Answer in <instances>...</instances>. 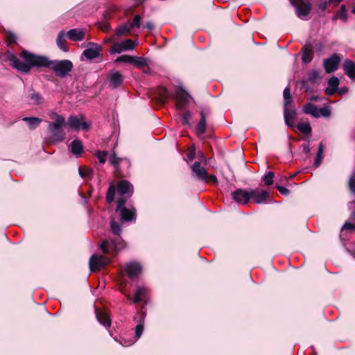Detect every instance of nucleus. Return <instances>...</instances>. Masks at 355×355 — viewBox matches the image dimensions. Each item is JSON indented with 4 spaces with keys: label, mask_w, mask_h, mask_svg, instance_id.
<instances>
[{
    "label": "nucleus",
    "mask_w": 355,
    "mask_h": 355,
    "mask_svg": "<svg viewBox=\"0 0 355 355\" xmlns=\"http://www.w3.org/2000/svg\"><path fill=\"white\" fill-rule=\"evenodd\" d=\"M6 57L12 67L23 73L29 72L33 67H49L57 76L64 78L73 69V64L69 60H50L46 56L35 55L26 50H23L20 54L24 62L9 52L6 54Z\"/></svg>",
    "instance_id": "nucleus-1"
},
{
    "label": "nucleus",
    "mask_w": 355,
    "mask_h": 355,
    "mask_svg": "<svg viewBox=\"0 0 355 355\" xmlns=\"http://www.w3.org/2000/svg\"><path fill=\"white\" fill-rule=\"evenodd\" d=\"M110 229L112 232L118 237L114 239L109 238L103 241L100 245V248L105 254H116L125 248L126 243L120 236L122 232L120 224L112 220L110 223Z\"/></svg>",
    "instance_id": "nucleus-2"
},
{
    "label": "nucleus",
    "mask_w": 355,
    "mask_h": 355,
    "mask_svg": "<svg viewBox=\"0 0 355 355\" xmlns=\"http://www.w3.org/2000/svg\"><path fill=\"white\" fill-rule=\"evenodd\" d=\"M64 125V117L55 114V121L49 124V130L51 133L49 141L51 143L61 142L65 139V132L62 129Z\"/></svg>",
    "instance_id": "nucleus-3"
},
{
    "label": "nucleus",
    "mask_w": 355,
    "mask_h": 355,
    "mask_svg": "<svg viewBox=\"0 0 355 355\" xmlns=\"http://www.w3.org/2000/svg\"><path fill=\"white\" fill-rule=\"evenodd\" d=\"M124 198H119L117 200L116 211L120 212L121 218L124 221H131L136 218V210L135 208H127L124 207L125 203Z\"/></svg>",
    "instance_id": "nucleus-4"
},
{
    "label": "nucleus",
    "mask_w": 355,
    "mask_h": 355,
    "mask_svg": "<svg viewBox=\"0 0 355 355\" xmlns=\"http://www.w3.org/2000/svg\"><path fill=\"white\" fill-rule=\"evenodd\" d=\"M303 112L315 118H318L320 116L327 117L331 114V110L328 107L318 109L315 105L311 103H307L304 105Z\"/></svg>",
    "instance_id": "nucleus-5"
},
{
    "label": "nucleus",
    "mask_w": 355,
    "mask_h": 355,
    "mask_svg": "<svg viewBox=\"0 0 355 355\" xmlns=\"http://www.w3.org/2000/svg\"><path fill=\"white\" fill-rule=\"evenodd\" d=\"M291 3L296 8L297 15L302 19H306L311 7V4L305 0H291Z\"/></svg>",
    "instance_id": "nucleus-6"
},
{
    "label": "nucleus",
    "mask_w": 355,
    "mask_h": 355,
    "mask_svg": "<svg viewBox=\"0 0 355 355\" xmlns=\"http://www.w3.org/2000/svg\"><path fill=\"white\" fill-rule=\"evenodd\" d=\"M67 125L69 128L76 130L79 129L88 130L90 128V123L84 120L83 116H80V118L76 116H70L68 118Z\"/></svg>",
    "instance_id": "nucleus-7"
},
{
    "label": "nucleus",
    "mask_w": 355,
    "mask_h": 355,
    "mask_svg": "<svg viewBox=\"0 0 355 355\" xmlns=\"http://www.w3.org/2000/svg\"><path fill=\"white\" fill-rule=\"evenodd\" d=\"M110 262V259L105 256L93 254L89 259V267L92 271L100 270Z\"/></svg>",
    "instance_id": "nucleus-8"
},
{
    "label": "nucleus",
    "mask_w": 355,
    "mask_h": 355,
    "mask_svg": "<svg viewBox=\"0 0 355 355\" xmlns=\"http://www.w3.org/2000/svg\"><path fill=\"white\" fill-rule=\"evenodd\" d=\"M141 272V266L139 263L130 262L125 264L121 270L122 275H127L130 279L137 277Z\"/></svg>",
    "instance_id": "nucleus-9"
},
{
    "label": "nucleus",
    "mask_w": 355,
    "mask_h": 355,
    "mask_svg": "<svg viewBox=\"0 0 355 355\" xmlns=\"http://www.w3.org/2000/svg\"><path fill=\"white\" fill-rule=\"evenodd\" d=\"M144 315L142 313H137L135 316V320L139 322V324L135 327V339L134 340L129 341L128 343H122L123 346H130L132 345L137 340H138L143 331H144Z\"/></svg>",
    "instance_id": "nucleus-10"
},
{
    "label": "nucleus",
    "mask_w": 355,
    "mask_h": 355,
    "mask_svg": "<svg viewBox=\"0 0 355 355\" xmlns=\"http://www.w3.org/2000/svg\"><path fill=\"white\" fill-rule=\"evenodd\" d=\"M232 198L239 204L246 205L250 200V189H238L232 193Z\"/></svg>",
    "instance_id": "nucleus-11"
},
{
    "label": "nucleus",
    "mask_w": 355,
    "mask_h": 355,
    "mask_svg": "<svg viewBox=\"0 0 355 355\" xmlns=\"http://www.w3.org/2000/svg\"><path fill=\"white\" fill-rule=\"evenodd\" d=\"M341 59L337 54H333L324 60L323 64L327 73H330L337 70Z\"/></svg>",
    "instance_id": "nucleus-12"
},
{
    "label": "nucleus",
    "mask_w": 355,
    "mask_h": 355,
    "mask_svg": "<svg viewBox=\"0 0 355 355\" xmlns=\"http://www.w3.org/2000/svg\"><path fill=\"white\" fill-rule=\"evenodd\" d=\"M191 97L184 89H178L175 93L176 106L178 109L182 110L189 103Z\"/></svg>",
    "instance_id": "nucleus-13"
},
{
    "label": "nucleus",
    "mask_w": 355,
    "mask_h": 355,
    "mask_svg": "<svg viewBox=\"0 0 355 355\" xmlns=\"http://www.w3.org/2000/svg\"><path fill=\"white\" fill-rule=\"evenodd\" d=\"M250 199H252L257 204L265 202L269 196V193L267 191L259 188L255 189H250Z\"/></svg>",
    "instance_id": "nucleus-14"
},
{
    "label": "nucleus",
    "mask_w": 355,
    "mask_h": 355,
    "mask_svg": "<svg viewBox=\"0 0 355 355\" xmlns=\"http://www.w3.org/2000/svg\"><path fill=\"white\" fill-rule=\"evenodd\" d=\"M88 46L89 47L83 51V55L88 60L98 58L102 50L101 46L94 42H89Z\"/></svg>",
    "instance_id": "nucleus-15"
},
{
    "label": "nucleus",
    "mask_w": 355,
    "mask_h": 355,
    "mask_svg": "<svg viewBox=\"0 0 355 355\" xmlns=\"http://www.w3.org/2000/svg\"><path fill=\"white\" fill-rule=\"evenodd\" d=\"M117 191L121 196L120 198H123L125 196L129 198L133 193V187L128 181L123 180L117 184Z\"/></svg>",
    "instance_id": "nucleus-16"
},
{
    "label": "nucleus",
    "mask_w": 355,
    "mask_h": 355,
    "mask_svg": "<svg viewBox=\"0 0 355 355\" xmlns=\"http://www.w3.org/2000/svg\"><path fill=\"white\" fill-rule=\"evenodd\" d=\"M193 173L197 177L198 179L201 180H208V173L205 166L201 165L200 162H196L191 166Z\"/></svg>",
    "instance_id": "nucleus-17"
},
{
    "label": "nucleus",
    "mask_w": 355,
    "mask_h": 355,
    "mask_svg": "<svg viewBox=\"0 0 355 355\" xmlns=\"http://www.w3.org/2000/svg\"><path fill=\"white\" fill-rule=\"evenodd\" d=\"M85 32L82 28H72L67 32V37L74 42L83 41L85 39Z\"/></svg>",
    "instance_id": "nucleus-18"
},
{
    "label": "nucleus",
    "mask_w": 355,
    "mask_h": 355,
    "mask_svg": "<svg viewBox=\"0 0 355 355\" xmlns=\"http://www.w3.org/2000/svg\"><path fill=\"white\" fill-rule=\"evenodd\" d=\"M339 85V80L336 76H332L328 81V87L325 89V94L333 95L336 93Z\"/></svg>",
    "instance_id": "nucleus-19"
},
{
    "label": "nucleus",
    "mask_w": 355,
    "mask_h": 355,
    "mask_svg": "<svg viewBox=\"0 0 355 355\" xmlns=\"http://www.w3.org/2000/svg\"><path fill=\"white\" fill-rule=\"evenodd\" d=\"M108 79L114 88L120 86L123 81V77L119 71L110 73L108 76Z\"/></svg>",
    "instance_id": "nucleus-20"
},
{
    "label": "nucleus",
    "mask_w": 355,
    "mask_h": 355,
    "mask_svg": "<svg viewBox=\"0 0 355 355\" xmlns=\"http://www.w3.org/2000/svg\"><path fill=\"white\" fill-rule=\"evenodd\" d=\"M67 37V33H65L64 31H60L56 40V43L58 48L64 52H67L69 51V48L66 44V38Z\"/></svg>",
    "instance_id": "nucleus-21"
},
{
    "label": "nucleus",
    "mask_w": 355,
    "mask_h": 355,
    "mask_svg": "<svg viewBox=\"0 0 355 355\" xmlns=\"http://www.w3.org/2000/svg\"><path fill=\"white\" fill-rule=\"evenodd\" d=\"M345 73L351 78H355V63L349 60H346L343 65Z\"/></svg>",
    "instance_id": "nucleus-22"
},
{
    "label": "nucleus",
    "mask_w": 355,
    "mask_h": 355,
    "mask_svg": "<svg viewBox=\"0 0 355 355\" xmlns=\"http://www.w3.org/2000/svg\"><path fill=\"white\" fill-rule=\"evenodd\" d=\"M70 148L71 153L77 157L80 156L83 151V144L79 139L73 140L70 145Z\"/></svg>",
    "instance_id": "nucleus-23"
},
{
    "label": "nucleus",
    "mask_w": 355,
    "mask_h": 355,
    "mask_svg": "<svg viewBox=\"0 0 355 355\" xmlns=\"http://www.w3.org/2000/svg\"><path fill=\"white\" fill-rule=\"evenodd\" d=\"M96 315L98 322L105 327H110L111 325V320L110 317L104 312L96 310Z\"/></svg>",
    "instance_id": "nucleus-24"
},
{
    "label": "nucleus",
    "mask_w": 355,
    "mask_h": 355,
    "mask_svg": "<svg viewBox=\"0 0 355 355\" xmlns=\"http://www.w3.org/2000/svg\"><path fill=\"white\" fill-rule=\"evenodd\" d=\"M313 50L311 44H307L303 47L302 61L304 63H309L312 60Z\"/></svg>",
    "instance_id": "nucleus-25"
},
{
    "label": "nucleus",
    "mask_w": 355,
    "mask_h": 355,
    "mask_svg": "<svg viewBox=\"0 0 355 355\" xmlns=\"http://www.w3.org/2000/svg\"><path fill=\"white\" fill-rule=\"evenodd\" d=\"M201 119L198 123V124L196 126V132L197 134L200 136L202 135L206 130V116L204 112H200Z\"/></svg>",
    "instance_id": "nucleus-26"
},
{
    "label": "nucleus",
    "mask_w": 355,
    "mask_h": 355,
    "mask_svg": "<svg viewBox=\"0 0 355 355\" xmlns=\"http://www.w3.org/2000/svg\"><path fill=\"white\" fill-rule=\"evenodd\" d=\"M23 121H26L31 130L35 129L37 126L40 125L42 119L37 117H24Z\"/></svg>",
    "instance_id": "nucleus-27"
},
{
    "label": "nucleus",
    "mask_w": 355,
    "mask_h": 355,
    "mask_svg": "<svg viewBox=\"0 0 355 355\" xmlns=\"http://www.w3.org/2000/svg\"><path fill=\"white\" fill-rule=\"evenodd\" d=\"M146 293V289L144 287H139L135 292L133 300L134 303H138L144 300Z\"/></svg>",
    "instance_id": "nucleus-28"
},
{
    "label": "nucleus",
    "mask_w": 355,
    "mask_h": 355,
    "mask_svg": "<svg viewBox=\"0 0 355 355\" xmlns=\"http://www.w3.org/2000/svg\"><path fill=\"white\" fill-rule=\"evenodd\" d=\"M297 128L300 132L304 135L310 134L311 132V127L309 122H300L297 124Z\"/></svg>",
    "instance_id": "nucleus-29"
},
{
    "label": "nucleus",
    "mask_w": 355,
    "mask_h": 355,
    "mask_svg": "<svg viewBox=\"0 0 355 355\" xmlns=\"http://www.w3.org/2000/svg\"><path fill=\"white\" fill-rule=\"evenodd\" d=\"M130 30H131V28H130V25L125 24H123V25L119 26L116 29L115 33L117 35L122 36V35H125L127 33H128Z\"/></svg>",
    "instance_id": "nucleus-30"
},
{
    "label": "nucleus",
    "mask_w": 355,
    "mask_h": 355,
    "mask_svg": "<svg viewBox=\"0 0 355 355\" xmlns=\"http://www.w3.org/2000/svg\"><path fill=\"white\" fill-rule=\"evenodd\" d=\"M116 188L113 184H111L106 193V200L108 203H111L114 200Z\"/></svg>",
    "instance_id": "nucleus-31"
},
{
    "label": "nucleus",
    "mask_w": 355,
    "mask_h": 355,
    "mask_svg": "<svg viewBox=\"0 0 355 355\" xmlns=\"http://www.w3.org/2000/svg\"><path fill=\"white\" fill-rule=\"evenodd\" d=\"M321 72L318 70H311L309 73L308 81L311 83L316 82L321 78Z\"/></svg>",
    "instance_id": "nucleus-32"
},
{
    "label": "nucleus",
    "mask_w": 355,
    "mask_h": 355,
    "mask_svg": "<svg viewBox=\"0 0 355 355\" xmlns=\"http://www.w3.org/2000/svg\"><path fill=\"white\" fill-rule=\"evenodd\" d=\"M170 93L164 87L159 89V101L162 103H164L166 100L169 98Z\"/></svg>",
    "instance_id": "nucleus-33"
},
{
    "label": "nucleus",
    "mask_w": 355,
    "mask_h": 355,
    "mask_svg": "<svg viewBox=\"0 0 355 355\" xmlns=\"http://www.w3.org/2000/svg\"><path fill=\"white\" fill-rule=\"evenodd\" d=\"M339 17L340 19H341L342 20H343L344 21H347V10H346V7L345 5H342L339 9V10L338 11L336 15H335L334 17H333V19H336V18Z\"/></svg>",
    "instance_id": "nucleus-34"
},
{
    "label": "nucleus",
    "mask_w": 355,
    "mask_h": 355,
    "mask_svg": "<svg viewBox=\"0 0 355 355\" xmlns=\"http://www.w3.org/2000/svg\"><path fill=\"white\" fill-rule=\"evenodd\" d=\"M283 95L284 99V107L288 106L293 101L292 96L291 95V89L288 87H286L284 89Z\"/></svg>",
    "instance_id": "nucleus-35"
},
{
    "label": "nucleus",
    "mask_w": 355,
    "mask_h": 355,
    "mask_svg": "<svg viewBox=\"0 0 355 355\" xmlns=\"http://www.w3.org/2000/svg\"><path fill=\"white\" fill-rule=\"evenodd\" d=\"M30 97L31 100L32 101V104L33 105H40L43 103V98L42 95L38 92H33Z\"/></svg>",
    "instance_id": "nucleus-36"
},
{
    "label": "nucleus",
    "mask_w": 355,
    "mask_h": 355,
    "mask_svg": "<svg viewBox=\"0 0 355 355\" xmlns=\"http://www.w3.org/2000/svg\"><path fill=\"white\" fill-rule=\"evenodd\" d=\"M121 44L123 51L132 50L135 46V43L130 39H127L121 42Z\"/></svg>",
    "instance_id": "nucleus-37"
},
{
    "label": "nucleus",
    "mask_w": 355,
    "mask_h": 355,
    "mask_svg": "<svg viewBox=\"0 0 355 355\" xmlns=\"http://www.w3.org/2000/svg\"><path fill=\"white\" fill-rule=\"evenodd\" d=\"M135 61V57L129 55H123L119 57H118L115 62H125L132 64Z\"/></svg>",
    "instance_id": "nucleus-38"
},
{
    "label": "nucleus",
    "mask_w": 355,
    "mask_h": 355,
    "mask_svg": "<svg viewBox=\"0 0 355 355\" xmlns=\"http://www.w3.org/2000/svg\"><path fill=\"white\" fill-rule=\"evenodd\" d=\"M295 112L288 110V106L284 107V118L286 123L290 125L289 122L294 119Z\"/></svg>",
    "instance_id": "nucleus-39"
},
{
    "label": "nucleus",
    "mask_w": 355,
    "mask_h": 355,
    "mask_svg": "<svg viewBox=\"0 0 355 355\" xmlns=\"http://www.w3.org/2000/svg\"><path fill=\"white\" fill-rule=\"evenodd\" d=\"M121 161V159L118 157L115 153H113L109 157V162L116 170L119 169Z\"/></svg>",
    "instance_id": "nucleus-40"
},
{
    "label": "nucleus",
    "mask_w": 355,
    "mask_h": 355,
    "mask_svg": "<svg viewBox=\"0 0 355 355\" xmlns=\"http://www.w3.org/2000/svg\"><path fill=\"white\" fill-rule=\"evenodd\" d=\"M79 175L82 178H89L92 174V169L88 167L83 166L78 168Z\"/></svg>",
    "instance_id": "nucleus-41"
},
{
    "label": "nucleus",
    "mask_w": 355,
    "mask_h": 355,
    "mask_svg": "<svg viewBox=\"0 0 355 355\" xmlns=\"http://www.w3.org/2000/svg\"><path fill=\"white\" fill-rule=\"evenodd\" d=\"M323 151H324V146H323L322 144L320 143L319 148H318L317 156H316V158L315 160V166L316 167H318L322 162V159L323 157Z\"/></svg>",
    "instance_id": "nucleus-42"
},
{
    "label": "nucleus",
    "mask_w": 355,
    "mask_h": 355,
    "mask_svg": "<svg viewBox=\"0 0 355 355\" xmlns=\"http://www.w3.org/2000/svg\"><path fill=\"white\" fill-rule=\"evenodd\" d=\"M348 187L351 192L355 195V171L352 173L348 180Z\"/></svg>",
    "instance_id": "nucleus-43"
},
{
    "label": "nucleus",
    "mask_w": 355,
    "mask_h": 355,
    "mask_svg": "<svg viewBox=\"0 0 355 355\" xmlns=\"http://www.w3.org/2000/svg\"><path fill=\"white\" fill-rule=\"evenodd\" d=\"M274 173L269 171L263 177L264 184L267 186L271 185L273 182Z\"/></svg>",
    "instance_id": "nucleus-44"
},
{
    "label": "nucleus",
    "mask_w": 355,
    "mask_h": 355,
    "mask_svg": "<svg viewBox=\"0 0 355 355\" xmlns=\"http://www.w3.org/2000/svg\"><path fill=\"white\" fill-rule=\"evenodd\" d=\"M96 157L98 159L101 164H103L106 162L107 152L106 151H97L95 154Z\"/></svg>",
    "instance_id": "nucleus-45"
},
{
    "label": "nucleus",
    "mask_w": 355,
    "mask_h": 355,
    "mask_svg": "<svg viewBox=\"0 0 355 355\" xmlns=\"http://www.w3.org/2000/svg\"><path fill=\"white\" fill-rule=\"evenodd\" d=\"M139 68H142L147 65L146 60L144 58H135V61L132 63Z\"/></svg>",
    "instance_id": "nucleus-46"
},
{
    "label": "nucleus",
    "mask_w": 355,
    "mask_h": 355,
    "mask_svg": "<svg viewBox=\"0 0 355 355\" xmlns=\"http://www.w3.org/2000/svg\"><path fill=\"white\" fill-rule=\"evenodd\" d=\"M141 17L140 15H135L134 19H133V21L131 24H130V26L132 28H139L141 25Z\"/></svg>",
    "instance_id": "nucleus-47"
},
{
    "label": "nucleus",
    "mask_w": 355,
    "mask_h": 355,
    "mask_svg": "<svg viewBox=\"0 0 355 355\" xmlns=\"http://www.w3.org/2000/svg\"><path fill=\"white\" fill-rule=\"evenodd\" d=\"M122 51H123V49H122L121 42L114 44L110 50L111 53H120Z\"/></svg>",
    "instance_id": "nucleus-48"
},
{
    "label": "nucleus",
    "mask_w": 355,
    "mask_h": 355,
    "mask_svg": "<svg viewBox=\"0 0 355 355\" xmlns=\"http://www.w3.org/2000/svg\"><path fill=\"white\" fill-rule=\"evenodd\" d=\"M342 230L354 231L355 225L350 221H347L343 226Z\"/></svg>",
    "instance_id": "nucleus-49"
},
{
    "label": "nucleus",
    "mask_w": 355,
    "mask_h": 355,
    "mask_svg": "<svg viewBox=\"0 0 355 355\" xmlns=\"http://www.w3.org/2000/svg\"><path fill=\"white\" fill-rule=\"evenodd\" d=\"M191 114L190 112H186L183 114V116H182V123L184 124H189V120L191 119Z\"/></svg>",
    "instance_id": "nucleus-50"
},
{
    "label": "nucleus",
    "mask_w": 355,
    "mask_h": 355,
    "mask_svg": "<svg viewBox=\"0 0 355 355\" xmlns=\"http://www.w3.org/2000/svg\"><path fill=\"white\" fill-rule=\"evenodd\" d=\"M195 155H196L195 149H193V148L189 149V153L187 154V162L193 161V159L195 157Z\"/></svg>",
    "instance_id": "nucleus-51"
},
{
    "label": "nucleus",
    "mask_w": 355,
    "mask_h": 355,
    "mask_svg": "<svg viewBox=\"0 0 355 355\" xmlns=\"http://www.w3.org/2000/svg\"><path fill=\"white\" fill-rule=\"evenodd\" d=\"M276 187L282 194L284 196L289 194V190L286 187L279 185H277Z\"/></svg>",
    "instance_id": "nucleus-52"
},
{
    "label": "nucleus",
    "mask_w": 355,
    "mask_h": 355,
    "mask_svg": "<svg viewBox=\"0 0 355 355\" xmlns=\"http://www.w3.org/2000/svg\"><path fill=\"white\" fill-rule=\"evenodd\" d=\"M7 40L9 43H13L15 42L16 37H15V35H13L12 33H9L7 35Z\"/></svg>",
    "instance_id": "nucleus-53"
},
{
    "label": "nucleus",
    "mask_w": 355,
    "mask_h": 355,
    "mask_svg": "<svg viewBox=\"0 0 355 355\" xmlns=\"http://www.w3.org/2000/svg\"><path fill=\"white\" fill-rule=\"evenodd\" d=\"M302 146H303L304 153L306 155H309L310 153V150H311L309 145L304 144Z\"/></svg>",
    "instance_id": "nucleus-54"
},
{
    "label": "nucleus",
    "mask_w": 355,
    "mask_h": 355,
    "mask_svg": "<svg viewBox=\"0 0 355 355\" xmlns=\"http://www.w3.org/2000/svg\"><path fill=\"white\" fill-rule=\"evenodd\" d=\"M331 3H329V1H324L323 3H322L320 5V8L322 9V10H325L327 7V5L328 4H330Z\"/></svg>",
    "instance_id": "nucleus-55"
},
{
    "label": "nucleus",
    "mask_w": 355,
    "mask_h": 355,
    "mask_svg": "<svg viewBox=\"0 0 355 355\" xmlns=\"http://www.w3.org/2000/svg\"><path fill=\"white\" fill-rule=\"evenodd\" d=\"M144 26L148 28V29H153L154 28V25L151 23V22H147L146 23V24L144 25Z\"/></svg>",
    "instance_id": "nucleus-56"
},
{
    "label": "nucleus",
    "mask_w": 355,
    "mask_h": 355,
    "mask_svg": "<svg viewBox=\"0 0 355 355\" xmlns=\"http://www.w3.org/2000/svg\"><path fill=\"white\" fill-rule=\"evenodd\" d=\"M310 100L313 101H318V100H320V96H312L310 98Z\"/></svg>",
    "instance_id": "nucleus-57"
},
{
    "label": "nucleus",
    "mask_w": 355,
    "mask_h": 355,
    "mask_svg": "<svg viewBox=\"0 0 355 355\" xmlns=\"http://www.w3.org/2000/svg\"><path fill=\"white\" fill-rule=\"evenodd\" d=\"M342 1L343 0H329V3H335L336 5H337Z\"/></svg>",
    "instance_id": "nucleus-58"
},
{
    "label": "nucleus",
    "mask_w": 355,
    "mask_h": 355,
    "mask_svg": "<svg viewBox=\"0 0 355 355\" xmlns=\"http://www.w3.org/2000/svg\"><path fill=\"white\" fill-rule=\"evenodd\" d=\"M209 178L210 180H213L214 182H216L217 181L216 177L215 175H211L210 177L208 178V179Z\"/></svg>",
    "instance_id": "nucleus-59"
},
{
    "label": "nucleus",
    "mask_w": 355,
    "mask_h": 355,
    "mask_svg": "<svg viewBox=\"0 0 355 355\" xmlns=\"http://www.w3.org/2000/svg\"><path fill=\"white\" fill-rule=\"evenodd\" d=\"M201 159H202V160H203L205 162L206 161L205 157L204 156L203 154H202Z\"/></svg>",
    "instance_id": "nucleus-60"
},
{
    "label": "nucleus",
    "mask_w": 355,
    "mask_h": 355,
    "mask_svg": "<svg viewBox=\"0 0 355 355\" xmlns=\"http://www.w3.org/2000/svg\"><path fill=\"white\" fill-rule=\"evenodd\" d=\"M111 40H112L111 39H108V40H105V42H111Z\"/></svg>",
    "instance_id": "nucleus-61"
},
{
    "label": "nucleus",
    "mask_w": 355,
    "mask_h": 355,
    "mask_svg": "<svg viewBox=\"0 0 355 355\" xmlns=\"http://www.w3.org/2000/svg\"><path fill=\"white\" fill-rule=\"evenodd\" d=\"M352 12H353V13H354V14H355V6L354 7V8H353V10H352Z\"/></svg>",
    "instance_id": "nucleus-62"
}]
</instances>
